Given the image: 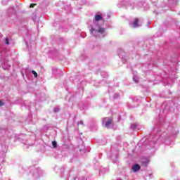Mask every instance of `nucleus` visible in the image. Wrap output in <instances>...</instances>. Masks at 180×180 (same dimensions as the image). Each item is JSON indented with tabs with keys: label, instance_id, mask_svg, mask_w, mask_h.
<instances>
[{
	"label": "nucleus",
	"instance_id": "nucleus-3",
	"mask_svg": "<svg viewBox=\"0 0 180 180\" xmlns=\"http://www.w3.org/2000/svg\"><path fill=\"white\" fill-rule=\"evenodd\" d=\"M130 25H131V27H133L134 29H136V27H139V26H141V25L139 23L138 18H135L134 20L130 23Z\"/></svg>",
	"mask_w": 180,
	"mask_h": 180
},
{
	"label": "nucleus",
	"instance_id": "nucleus-2",
	"mask_svg": "<svg viewBox=\"0 0 180 180\" xmlns=\"http://www.w3.org/2000/svg\"><path fill=\"white\" fill-rule=\"evenodd\" d=\"M105 32V28L100 27L98 28V31L95 30V29L91 28L90 30L91 34H94V36H96V33H104Z\"/></svg>",
	"mask_w": 180,
	"mask_h": 180
},
{
	"label": "nucleus",
	"instance_id": "nucleus-12",
	"mask_svg": "<svg viewBox=\"0 0 180 180\" xmlns=\"http://www.w3.org/2000/svg\"><path fill=\"white\" fill-rule=\"evenodd\" d=\"M54 112H58V108H57V109H54Z\"/></svg>",
	"mask_w": 180,
	"mask_h": 180
},
{
	"label": "nucleus",
	"instance_id": "nucleus-1",
	"mask_svg": "<svg viewBox=\"0 0 180 180\" xmlns=\"http://www.w3.org/2000/svg\"><path fill=\"white\" fill-rule=\"evenodd\" d=\"M110 124H112V119H110V117H105L103 120V127L109 129L110 127Z\"/></svg>",
	"mask_w": 180,
	"mask_h": 180
},
{
	"label": "nucleus",
	"instance_id": "nucleus-14",
	"mask_svg": "<svg viewBox=\"0 0 180 180\" xmlns=\"http://www.w3.org/2000/svg\"><path fill=\"white\" fill-rule=\"evenodd\" d=\"M131 129H134V127H133V126H131Z\"/></svg>",
	"mask_w": 180,
	"mask_h": 180
},
{
	"label": "nucleus",
	"instance_id": "nucleus-8",
	"mask_svg": "<svg viewBox=\"0 0 180 180\" xmlns=\"http://www.w3.org/2000/svg\"><path fill=\"white\" fill-rule=\"evenodd\" d=\"M5 43L6 44H9V39L8 38H6Z\"/></svg>",
	"mask_w": 180,
	"mask_h": 180
},
{
	"label": "nucleus",
	"instance_id": "nucleus-10",
	"mask_svg": "<svg viewBox=\"0 0 180 180\" xmlns=\"http://www.w3.org/2000/svg\"><path fill=\"white\" fill-rule=\"evenodd\" d=\"M0 106H4V102L0 101Z\"/></svg>",
	"mask_w": 180,
	"mask_h": 180
},
{
	"label": "nucleus",
	"instance_id": "nucleus-5",
	"mask_svg": "<svg viewBox=\"0 0 180 180\" xmlns=\"http://www.w3.org/2000/svg\"><path fill=\"white\" fill-rule=\"evenodd\" d=\"M95 20H96V22L101 20L102 19V16L101 15H96L94 18Z\"/></svg>",
	"mask_w": 180,
	"mask_h": 180
},
{
	"label": "nucleus",
	"instance_id": "nucleus-6",
	"mask_svg": "<svg viewBox=\"0 0 180 180\" xmlns=\"http://www.w3.org/2000/svg\"><path fill=\"white\" fill-rule=\"evenodd\" d=\"M52 146H53V148H56V147H57V142L52 141Z\"/></svg>",
	"mask_w": 180,
	"mask_h": 180
},
{
	"label": "nucleus",
	"instance_id": "nucleus-4",
	"mask_svg": "<svg viewBox=\"0 0 180 180\" xmlns=\"http://www.w3.org/2000/svg\"><path fill=\"white\" fill-rule=\"evenodd\" d=\"M132 169L134 172H137V171H140V165H135L132 167Z\"/></svg>",
	"mask_w": 180,
	"mask_h": 180
},
{
	"label": "nucleus",
	"instance_id": "nucleus-7",
	"mask_svg": "<svg viewBox=\"0 0 180 180\" xmlns=\"http://www.w3.org/2000/svg\"><path fill=\"white\" fill-rule=\"evenodd\" d=\"M32 74H34V77L35 78H37V72H36L34 70H32Z\"/></svg>",
	"mask_w": 180,
	"mask_h": 180
},
{
	"label": "nucleus",
	"instance_id": "nucleus-11",
	"mask_svg": "<svg viewBox=\"0 0 180 180\" xmlns=\"http://www.w3.org/2000/svg\"><path fill=\"white\" fill-rule=\"evenodd\" d=\"M34 4H30V8H34Z\"/></svg>",
	"mask_w": 180,
	"mask_h": 180
},
{
	"label": "nucleus",
	"instance_id": "nucleus-9",
	"mask_svg": "<svg viewBox=\"0 0 180 180\" xmlns=\"http://www.w3.org/2000/svg\"><path fill=\"white\" fill-rule=\"evenodd\" d=\"M133 79L135 81V82H139V79L137 77H134Z\"/></svg>",
	"mask_w": 180,
	"mask_h": 180
},
{
	"label": "nucleus",
	"instance_id": "nucleus-13",
	"mask_svg": "<svg viewBox=\"0 0 180 180\" xmlns=\"http://www.w3.org/2000/svg\"><path fill=\"white\" fill-rule=\"evenodd\" d=\"M148 25H150V22H148Z\"/></svg>",
	"mask_w": 180,
	"mask_h": 180
}]
</instances>
